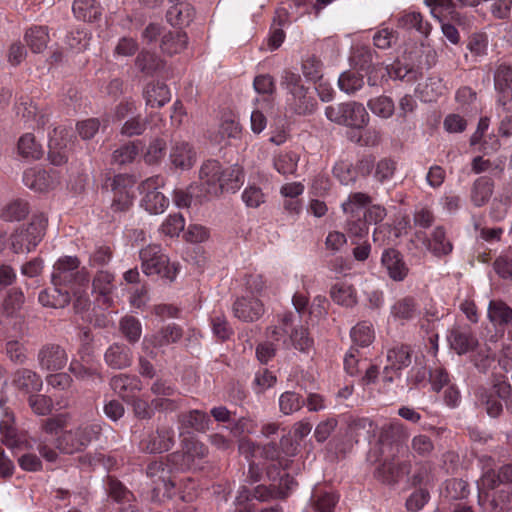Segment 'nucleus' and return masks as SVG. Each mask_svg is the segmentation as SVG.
I'll return each instance as SVG.
<instances>
[{
	"instance_id": "nucleus-10",
	"label": "nucleus",
	"mask_w": 512,
	"mask_h": 512,
	"mask_svg": "<svg viewBox=\"0 0 512 512\" xmlns=\"http://www.w3.org/2000/svg\"><path fill=\"white\" fill-rule=\"evenodd\" d=\"M421 308L418 300L411 295H406L395 300L390 306L389 316L393 322L405 325L418 318Z\"/></svg>"
},
{
	"instance_id": "nucleus-13",
	"label": "nucleus",
	"mask_w": 512,
	"mask_h": 512,
	"mask_svg": "<svg viewBox=\"0 0 512 512\" xmlns=\"http://www.w3.org/2000/svg\"><path fill=\"white\" fill-rule=\"evenodd\" d=\"M134 185L132 176L127 174H118L113 178L112 189L114 191V199L112 208L116 211H124L128 209L133 200L130 189Z\"/></svg>"
},
{
	"instance_id": "nucleus-50",
	"label": "nucleus",
	"mask_w": 512,
	"mask_h": 512,
	"mask_svg": "<svg viewBox=\"0 0 512 512\" xmlns=\"http://www.w3.org/2000/svg\"><path fill=\"white\" fill-rule=\"evenodd\" d=\"M305 404L301 395L294 391H286L279 397V409L284 415H290Z\"/></svg>"
},
{
	"instance_id": "nucleus-39",
	"label": "nucleus",
	"mask_w": 512,
	"mask_h": 512,
	"mask_svg": "<svg viewBox=\"0 0 512 512\" xmlns=\"http://www.w3.org/2000/svg\"><path fill=\"white\" fill-rule=\"evenodd\" d=\"M24 39L34 53L42 52L49 42L48 28L45 26H34L28 29Z\"/></svg>"
},
{
	"instance_id": "nucleus-8",
	"label": "nucleus",
	"mask_w": 512,
	"mask_h": 512,
	"mask_svg": "<svg viewBox=\"0 0 512 512\" xmlns=\"http://www.w3.org/2000/svg\"><path fill=\"white\" fill-rule=\"evenodd\" d=\"M386 360L382 380L385 384H391L400 375V371L411 364L412 349L405 344H396L387 350Z\"/></svg>"
},
{
	"instance_id": "nucleus-25",
	"label": "nucleus",
	"mask_w": 512,
	"mask_h": 512,
	"mask_svg": "<svg viewBox=\"0 0 512 512\" xmlns=\"http://www.w3.org/2000/svg\"><path fill=\"white\" fill-rule=\"evenodd\" d=\"M166 17L172 26L183 28L193 22L195 10L187 2H178L169 8Z\"/></svg>"
},
{
	"instance_id": "nucleus-28",
	"label": "nucleus",
	"mask_w": 512,
	"mask_h": 512,
	"mask_svg": "<svg viewBox=\"0 0 512 512\" xmlns=\"http://www.w3.org/2000/svg\"><path fill=\"white\" fill-rule=\"evenodd\" d=\"M369 121V115L363 104L350 102L344 103L342 125L362 128Z\"/></svg>"
},
{
	"instance_id": "nucleus-17",
	"label": "nucleus",
	"mask_w": 512,
	"mask_h": 512,
	"mask_svg": "<svg viewBox=\"0 0 512 512\" xmlns=\"http://www.w3.org/2000/svg\"><path fill=\"white\" fill-rule=\"evenodd\" d=\"M132 351L123 343H113L104 353L105 363L112 369H125L132 364Z\"/></svg>"
},
{
	"instance_id": "nucleus-58",
	"label": "nucleus",
	"mask_w": 512,
	"mask_h": 512,
	"mask_svg": "<svg viewBox=\"0 0 512 512\" xmlns=\"http://www.w3.org/2000/svg\"><path fill=\"white\" fill-rule=\"evenodd\" d=\"M182 448L193 466L196 460H201L208 454V448L202 442L194 438L184 439Z\"/></svg>"
},
{
	"instance_id": "nucleus-63",
	"label": "nucleus",
	"mask_w": 512,
	"mask_h": 512,
	"mask_svg": "<svg viewBox=\"0 0 512 512\" xmlns=\"http://www.w3.org/2000/svg\"><path fill=\"white\" fill-rule=\"evenodd\" d=\"M138 147L134 142H130L116 149L112 154V162L118 165L130 164L138 155Z\"/></svg>"
},
{
	"instance_id": "nucleus-15",
	"label": "nucleus",
	"mask_w": 512,
	"mask_h": 512,
	"mask_svg": "<svg viewBox=\"0 0 512 512\" xmlns=\"http://www.w3.org/2000/svg\"><path fill=\"white\" fill-rule=\"evenodd\" d=\"M174 445V431L172 428H161L148 434L140 442V448L148 453H163Z\"/></svg>"
},
{
	"instance_id": "nucleus-21",
	"label": "nucleus",
	"mask_w": 512,
	"mask_h": 512,
	"mask_svg": "<svg viewBox=\"0 0 512 512\" xmlns=\"http://www.w3.org/2000/svg\"><path fill=\"white\" fill-rule=\"evenodd\" d=\"M1 418H0V434L1 442L8 448H13L18 443L17 428L15 426L14 415L0 401Z\"/></svg>"
},
{
	"instance_id": "nucleus-59",
	"label": "nucleus",
	"mask_w": 512,
	"mask_h": 512,
	"mask_svg": "<svg viewBox=\"0 0 512 512\" xmlns=\"http://www.w3.org/2000/svg\"><path fill=\"white\" fill-rule=\"evenodd\" d=\"M287 492L275 486L257 485L253 488V499L259 502H268L274 499H284Z\"/></svg>"
},
{
	"instance_id": "nucleus-60",
	"label": "nucleus",
	"mask_w": 512,
	"mask_h": 512,
	"mask_svg": "<svg viewBox=\"0 0 512 512\" xmlns=\"http://www.w3.org/2000/svg\"><path fill=\"white\" fill-rule=\"evenodd\" d=\"M346 230L350 236L363 238L368 235L369 225L361 215H347Z\"/></svg>"
},
{
	"instance_id": "nucleus-34",
	"label": "nucleus",
	"mask_w": 512,
	"mask_h": 512,
	"mask_svg": "<svg viewBox=\"0 0 512 512\" xmlns=\"http://www.w3.org/2000/svg\"><path fill=\"white\" fill-rule=\"evenodd\" d=\"M451 347L459 354H465L473 350L478 340L470 329H455L450 336Z\"/></svg>"
},
{
	"instance_id": "nucleus-30",
	"label": "nucleus",
	"mask_w": 512,
	"mask_h": 512,
	"mask_svg": "<svg viewBox=\"0 0 512 512\" xmlns=\"http://www.w3.org/2000/svg\"><path fill=\"white\" fill-rule=\"evenodd\" d=\"M143 96L146 104L151 107H162L171 98L169 88L161 82L148 83L143 91Z\"/></svg>"
},
{
	"instance_id": "nucleus-2",
	"label": "nucleus",
	"mask_w": 512,
	"mask_h": 512,
	"mask_svg": "<svg viewBox=\"0 0 512 512\" xmlns=\"http://www.w3.org/2000/svg\"><path fill=\"white\" fill-rule=\"evenodd\" d=\"M48 218L44 213H36L28 224L15 229L10 236V246L14 253H29L36 248L45 235Z\"/></svg>"
},
{
	"instance_id": "nucleus-47",
	"label": "nucleus",
	"mask_w": 512,
	"mask_h": 512,
	"mask_svg": "<svg viewBox=\"0 0 512 512\" xmlns=\"http://www.w3.org/2000/svg\"><path fill=\"white\" fill-rule=\"evenodd\" d=\"M372 202L371 197L363 192L351 193L342 203V210L347 215H361V209Z\"/></svg>"
},
{
	"instance_id": "nucleus-51",
	"label": "nucleus",
	"mask_w": 512,
	"mask_h": 512,
	"mask_svg": "<svg viewBox=\"0 0 512 512\" xmlns=\"http://www.w3.org/2000/svg\"><path fill=\"white\" fill-rule=\"evenodd\" d=\"M364 85L363 76L355 71L343 72L338 79L339 88L347 94H353Z\"/></svg>"
},
{
	"instance_id": "nucleus-46",
	"label": "nucleus",
	"mask_w": 512,
	"mask_h": 512,
	"mask_svg": "<svg viewBox=\"0 0 512 512\" xmlns=\"http://www.w3.org/2000/svg\"><path fill=\"white\" fill-rule=\"evenodd\" d=\"M29 213L28 203L24 200H13L8 203L2 210L1 218L5 221H20Z\"/></svg>"
},
{
	"instance_id": "nucleus-24",
	"label": "nucleus",
	"mask_w": 512,
	"mask_h": 512,
	"mask_svg": "<svg viewBox=\"0 0 512 512\" xmlns=\"http://www.w3.org/2000/svg\"><path fill=\"white\" fill-rule=\"evenodd\" d=\"M110 387L123 399L141 390V381L135 375L118 374L111 378Z\"/></svg>"
},
{
	"instance_id": "nucleus-26",
	"label": "nucleus",
	"mask_w": 512,
	"mask_h": 512,
	"mask_svg": "<svg viewBox=\"0 0 512 512\" xmlns=\"http://www.w3.org/2000/svg\"><path fill=\"white\" fill-rule=\"evenodd\" d=\"M425 245L428 251H430L436 257H442L450 254L453 249V245L446 237V231L444 227L437 226L432 231L431 236L425 241Z\"/></svg>"
},
{
	"instance_id": "nucleus-12",
	"label": "nucleus",
	"mask_w": 512,
	"mask_h": 512,
	"mask_svg": "<svg viewBox=\"0 0 512 512\" xmlns=\"http://www.w3.org/2000/svg\"><path fill=\"white\" fill-rule=\"evenodd\" d=\"M39 367L45 371H58L68 362L66 351L57 344L44 345L37 354Z\"/></svg>"
},
{
	"instance_id": "nucleus-19",
	"label": "nucleus",
	"mask_w": 512,
	"mask_h": 512,
	"mask_svg": "<svg viewBox=\"0 0 512 512\" xmlns=\"http://www.w3.org/2000/svg\"><path fill=\"white\" fill-rule=\"evenodd\" d=\"M183 336V329L175 324L170 323L163 326L158 332L150 337H145L144 344H150L153 347H163L173 343H177Z\"/></svg>"
},
{
	"instance_id": "nucleus-55",
	"label": "nucleus",
	"mask_w": 512,
	"mask_h": 512,
	"mask_svg": "<svg viewBox=\"0 0 512 512\" xmlns=\"http://www.w3.org/2000/svg\"><path fill=\"white\" fill-rule=\"evenodd\" d=\"M396 169V161L391 158H383L375 164L373 176L377 182L383 184L393 178Z\"/></svg>"
},
{
	"instance_id": "nucleus-20",
	"label": "nucleus",
	"mask_w": 512,
	"mask_h": 512,
	"mask_svg": "<svg viewBox=\"0 0 512 512\" xmlns=\"http://www.w3.org/2000/svg\"><path fill=\"white\" fill-rule=\"evenodd\" d=\"M51 288L45 289L40 292L38 296L39 302L44 307L50 308H64L70 303V294L63 285H55Z\"/></svg>"
},
{
	"instance_id": "nucleus-5",
	"label": "nucleus",
	"mask_w": 512,
	"mask_h": 512,
	"mask_svg": "<svg viewBox=\"0 0 512 512\" xmlns=\"http://www.w3.org/2000/svg\"><path fill=\"white\" fill-rule=\"evenodd\" d=\"M101 431L98 424H81L64 431L56 439V449L64 454H74L85 450Z\"/></svg>"
},
{
	"instance_id": "nucleus-16",
	"label": "nucleus",
	"mask_w": 512,
	"mask_h": 512,
	"mask_svg": "<svg viewBox=\"0 0 512 512\" xmlns=\"http://www.w3.org/2000/svg\"><path fill=\"white\" fill-rule=\"evenodd\" d=\"M381 264L386 269L388 276L396 282H402L409 273V268L405 263L402 254L393 248L383 251Z\"/></svg>"
},
{
	"instance_id": "nucleus-43",
	"label": "nucleus",
	"mask_w": 512,
	"mask_h": 512,
	"mask_svg": "<svg viewBox=\"0 0 512 512\" xmlns=\"http://www.w3.org/2000/svg\"><path fill=\"white\" fill-rule=\"evenodd\" d=\"M398 27L404 29H416L422 35H428L430 32V24L423 21V17L419 12H404L398 18Z\"/></svg>"
},
{
	"instance_id": "nucleus-29",
	"label": "nucleus",
	"mask_w": 512,
	"mask_h": 512,
	"mask_svg": "<svg viewBox=\"0 0 512 512\" xmlns=\"http://www.w3.org/2000/svg\"><path fill=\"white\" fill-rule=\"evenodd\" d=\"M408 437L409 433L406 427L399 420H393L381 428L380 440L382 442L391 441L397 452L403 448L401 443L406 441Z\"/></svg>"
},
{
	"instance_id": "nucleus-3",
	"label": "nucleus",
	"mask_w": 512,
	"mask_h": 512,
	"mask_svg": "<svg viewBox=\"0 0 512 512\" xmlns=\"http://www.w3.org/2000/svg\"><path fill=\"white\" fill-rule=\"evenodd\" d=\"M141 268L147 276H158L173 282L178 274L179 265L171 263L159 245L150 244L139 252Z\"/></svg>"
},
{
	"instance_id": "nucleus-33",
	"label": "nucleus",
	"mask_w": 512,
	"mask_h": 512,
	"mask_svg": "<svg viewBox=\"0 0 512 512\" xmlns=\"http://www.w3.org/2000/svg\"><path fill=\"white\" fill-rule=\"evenodd\" d=\"M487 314L488 319L495 326H507L512 322V308L502 300H491Z\"/></svg>"
},
{
	"instance_id": "nucleus-49",
	"label": "nucleus",
	"mask_w": 512,
	"mask_h": 512,
	"mask_svg": "<svg viewBox=\"0 0 512 512\" xmlns=\"http://www.w3.org/2000/svg\"><path fill=\"white\" fill-rule=\"evenodd\" d=\"M119 328L123 336L130 342L136 343L142 334L140 321L133 316H125L120 320Z\"/></svg>"
},
{
	"instance_id": "nucleus-4",
	"label": "nucleus",
	"mask_w": 512,
	"mask_h": 512,
	"mask_svg": "<svg viewBox=\"0 0 512 512\" xmlns=\"http://www.w3.org/2000/svg\"><path fill=\"white\" fill-rule=\"evenodd\" d=\"M80 264L81 261L77 256L60 257L53 266L52 284L86 288L90 281L89 273L85 267L80 268Z\"/></svg>"
},
{
	"instance_id": "nucleus-14",
	"label": "nucleus",
	"mask_w": 512,
	"mask_h": 512,
	"mask_svg": "<svg viewBox=\"0 0 512 512\" xmlns=\"http://www.w3.org/2000/svg\"><path fill=\"white\" fill-rule=\"evenodd\" d=\"M146 473L153 480L155 491L163 490L164 494L171 496V491L176 483L170 477L171 469L168 463H165L163 459L153 461L147 466Z\"/></svg>"
},
{
	"instance_id": "nucleus-36",
	"label": "nucleus",
	"mask_w": 512,
	"mask_h": 512,
	"mask_svg": "<svg viewBox=\"0 0 512 512\" xmlns=\"http://www.w3.org/2000/svg\"><path fill=\"white\" fill-rule=\"evenodd\" d=\"M178 422L182 428H191L198 432H205L209 428L210 418L201 410H191L178 415Z\"/></svg>"
},
{
	"instance_id": "nucleus-7",
	"label": "nucleus",
	"mask_w": 512,
	"mask_h": 512,
	"mask_svg": "<svg viewBox=\"0 0 512 512\" xmlns=\"http://www.w3.org/2000/svg\"><path fill=\"white\" fill-rule=\"evenodd\" d=\"M163 185L164 180L161 176L150 177L141 183V206L151 214L163 213L169 205V200L158 190Z\"/></svg>"
},
{
	"instance_id": "nucleus-48",
	"label": "nucleus",
	"mask_w": 512,
	"mask_h": 512,
	"mask_svg": "<svg viewBox=\"0 0 512 512\" xmlns=\"http://www.w3.org/2000/svg\"><path fill=\"white\" fill-rule=\"evenodd\" d=\"M299 156L294 152L280 153L274 158V168L282 175H292L296 172Z\"/></svg>"
},
{
	"instance_id": "nucleus-53",
	"label": "nucleus",
	"mask_w": 512,
	"mask_h": 512,
	"mask_svg": "<svg viewBox=\"0 0 512 512\" xmlns=\"http://www.w3.org/2000/svg\"><path fill=\"white\" fill-rule=\"evenodd\" d=\"M334 176L342 185H352L357 180V170L349 161H339L333 167Z\"/></svg>"
},
{
	"instance_id": "nucleus-18",
	"label": "nucleus",
	"mask_w": 512,
	"mask_h": 512,
	"mask_svg": "<svg viewBox=\"0 0 512 512\" xmlns=\"http://www.w3.org/2000/svg\"><path fill=\"white\" fill-rule=\"evenodd\" d=\"M408 472V464L393 456L385 459L375 470V476L384 483H394Z\"/></svg>"
},
{
	"instance_id": "nucleus-54",
	"label": "nucleus",
	"mask_w": 512,
	"mask_h": 512,
	"mask_svg": "<svg viewBox=\"0 0 512 512\" xmlns=\"http://www.w3.org/2000/svg\"><path fill=\"white\" fill-rule=\"evenodd\" d=\"M108 495L118 503L130 502L133 494L117 479L108 477L106 481Z\"/></svg>"
},
{
	"instance_id": "nucleus-64",
	"label": "nucleus",
	"mask_w": 512,
	"mask_h": 512,
	"mask_svg": "<svg viewBox=\"0 0 512 512\" xmlns=\"http://www.w3.org/2000/svg\"><path fill=\"white\" fill-rule=\"evenodd\" d=\"M339 500L334 492H317L313 495L314 507L318 512H333Z\"/></svg>"
},
{
	"instance_id": "nucleus-62",
	"label": "nucleus",
	"mask_w": 512,
	"mask_h": 512,
	"mask_svg": "<svg viewBox=\"0 0 512 512\" xmlns=\"http://www.w3.org/2000/svg\"><path fill=\"white\" fill-rule=\"evenodd\" d=\"M135 65L141 72L152 74L161 67V60L153 53L142 51L136 57Z\"/></svg>"
},
{
	"instance_id": "nucleus-38",
	"label": "nucleus",
	"mask_w": 512,
	"mask_h": 512,
	"mask_svg": "<svg viewBox=\"0 0 512 512\" xmlns=\"http://www.w3.org/2000/svg\"><path fill=\"white\" fill-rule=\"evenodd\" d=\"M330 297L336 304L344 307H353L357 303L356 290L346 283L334 284L330 290Z\"/></svg>"
},
{
	"instance_id": "nucleus-1",
	"label": "nucleus",
	"mask_w": 512,
	"mask_h": 512,
	"mask_svg": "<svg viewBox=\"0 0 512 512\" xmlns=\"http://www.w3.org/2000/svg\"><path fill=\"white\" fill-rule=\"evenodd\" d=\"M280 85L287 91L286 105L290 111L297 115H309L315 110L316 100L304 86L298 73L284 70Z\"/></svg>"
},
{
	"instance_id": "nucleus-23",
	"label": "nucleus",
	"mask_w": 512,
	"mask_h": 512,
	"mask_svg": "<svg viewBox=\"0 0 512 512\" xmlns=\"http://www.w3.org/2000/svg\"><path fill=\"white\" fill-rule=\"evenodd\" d=\"M170 160L176 168L190 169L196 160V154L189 143L176 141L170 152Z\"/></svg>"
},
{
	"instance_id": "nucleus-6",
	"label": "nucleus",
	"mask_w": 512,
	"mask_h": 512,
	"mask_svg": "<svg viewBox=\"0 0 512 512\" xmlns=\"http://www.w3.org/2000/svg\"><path fill=\"white\" fill-rule=\"evenodd\" d=\"M222 166L216 160L204 162L199 171V182L196 187L199 189L200 201H207L223 192L221 184Z\"/></svg>"
},
{
	"instance_id": "nucleus-42",
	"label": "nucleus",
	"mask_w": 512,
	"mask_h": 512,
	"mask_svg": "<svg viewBox=\"0 0 512 512\" xmlns=\"http://www.w3.org/2000/svg\"><path fill=\"white\" fill-rule=\"evenodd\" d=\"M350 336L355 345L360 347L369 346L375 338L373 324L369 321H361L357 323L351 329Z\"/></svg>"
},
{
	"instance_id": "nucleus-61",
	"label": "nucleus",
	"mask_w": 512,
	"mask_h": 512,
	"mask_svg": "<svg viewBox=\"0 0 512 512\" xmlns=\"http://www.w3.org/2000/svg\"><path fill=\"white\" fill-rule=\"evenodd\" d=\"M47 172L45 170H27L23 175L24 184L36 191H43L49 188L46 183Z\"/></svg>"
},
{
	"instance_id": "nucleus-22",
	"label": "nucleus",
	"mask_w": 512,
	"mask_h": 512,
	"mask_svg": "<svg viewBox=\"0 0 512 512\" xmlns=\"http://www.w3.org/2000/svg\"><path fill=\"white\" fill-rule=\"evenodd\" d=\"M12 384L26 393L38 392L43 386L41 377L35 371L27 368H21L14 372Z\"/></svg>"
},
{
	"instance_id": "nucleus-35",
	"label": "nucleus",
	"mask_w": 512,
	"mask_h": 512,
	"mask_svg": "<svg viewBox=\"0 0 512 512\" xmlns=\"http://www.w3.org/2000/svg\"><path fill=\"white\" fill-rule=\"evenodd\" d=\"M188 44V36L183 31H169L161 39V50L167 55H174L182 52Z\"/></svg>"
},
{
	"instance_id": "nucleus-27",
	"label": "nucleus",
	"mask_w": 512,
	"mask_h": 512,
	"mask_svg": "<svg viewBox=\"0 0 512 512\" xmlns=\"http://www.w3.org/2000/svg\"><path fill=\"white\" fill-rule=\"evenodd\" d=\"M494 191V181L487 176L477 178L471 187L470 199L474 206L487 204Z\"/></svg>"
},
{
	"instance_id": "nucleus-44",
	"label": "nucleus",
	"mask_w": 512,
	"mask_h": 512,
	"mask_svg": "<svg viewBox=\"0 0 512 512\" xmlns=\"http://www.w3.org/2000/svg\"><path fill=\"white\" fill-rule=\"evenodd\" d=\"M244 180V174L240 166L233 165L226 169L222 168L221 184H223V191L235 192Z\"/></svg>"
},
{
	"instance_id": "nucleus-40",
	"label": "nucleus",
	"mask_w": 512,
	"mask_h": 512,
	"mask_svg": "<svg viewBox=\"0 0 512 512\" xmlns=\"http://www.w3.org/2000/svg\"><path fill=\"white\" fill-rule=\"evenodd\" d=\"M76 18L92 22L101 15L100 7L95 0H74L72 6Z\"/></svg>"
},
{
	"instance_id": "nucleus-52",
	"label": "nucleus",
	"mask_w": 512,
	"mask_h": 512,
	"mask_svg": "<svg viewBox=\"0 0 512 512\" xmlns=\"http://www.w3.org/2000/svg\"><path fill=\"white\" fill-rule=\"evenodd\" d=\"M442 493L444 497L450 500L464 499L469 494L468 483L463 479L457 478L446 480Z\"/></svg>"
},
{
	"instance_id": "nucleus-11",
	"label": "nucleus",
	"mask_w": 512,
	"mask_h": 512,
	"mask_svg": "<svg viewBox=\"0 0 512 512\" xmlns=\"http://www.w3.org/2000/svg\"><path fill=\"white\" fill-rule=\"evenodd\" d=\"M264 312V304L255 296L244 295L237 298L233 304L234 316L243 322L257 321Z\"/></svg>"
},
{
	"instance_id": "nucleus-31",
	"label": "nucleus",
	"mask_w": 512,
	"mask_h": 512,
	"mask_svg": "<svg viewBox=\"0 0 512 512\" xmlns=\"http://www.w3.org/2000/svg\"><path fill=\"white\" fill-rule=\"evenodd\" d=\"M377 426L369 418H352L348 423L347 435L358 442L359 437L371 439L376 436Z\"/></svg>"
},
{
	"instance_id": "nucleus-45",
	"label": "nucleus",
	"mask_w": 512,
	"mask_h": 512,
	"mask_svg": "<svg viewBox=\"0 0 512 512\" xmlns=\"http://www.w3.org/2000/svg\"><path fill=\"white\" fill-rule=\"evenodd\" d=\"M367 106L373 114L383 119L390 118L395 110L393 100L384 95L370 99Z\"/></svg>"
},
{
	"instance_id": "nucleus-56",
	"label": "nucleus",
	"mask_w": 512,
	"mask_h": 512,
	"mask_svg": "<svg viewBox=\"0 0 512 512\" xmlns=\"http://www.w3.org/2000/svg\"><path fill=\"white\" fill-rule=\"evenodd\" d=\"M151 405L156 411L172 413L183 406V399L180 396V393L175 394V396L155 397L151 401Z\"/></svg>"
},
{
	"instance_id": "nucleus-32",
	"label": "nucleus",
	"mask_w": 512,
	"mask_h": 512,
	"mask_svg": "<svg viewBox=\"0 0 512 512\" xmlns=\"http://www.w3.org/2000/svg\"><path fill=\"white\" fill-rule=\"evenodd\" d=\"M506 157L500 156L493 160L476 156L472 160L471 168L475 174L489 172L494 177H501L505 170Z\"/></svg>"
},
{
	"instance_id": "nucleus-9",
	"label": "nucleus",
	"mask_w": 512,
	"mask_h": 512,
	"mask_svg": "<svg viewBox=\"0 0 512 512\" xmlns=\"http://www.w3.org/2000/svg\"><path fill=\"white\" fill-rule=\"evenodd\" d=\"M282 329L284 333L289 334L287 346L291 345L303 353H309L313 349L314 341L308 329L295 324V315L292 312L282 314Z\"/></svg>"
},
{
	"instance_id": "nucleus-37",
	"label": "nucleus",
	"mask_w": 512,
	"mask_h": 512,
	"mask_svg": "<svg viewBox=\"0 0 512 512\" xmlns=\"http://www.w3.org/2000/svg\"><path fill=\"white\" fill-rule=\"evenodd\" d=\"M494 85L504 98L512 97V67L501 63L494 72Z\"/></svg>"
},
{
	"instance_id": "nucleus-41",
	"label": "nucleus",
	"mask_w": 512,
	"mask_h": 512,
	"mask_svg": "<svg viewBox=\"0 0 512 512\" xmlns=\"http://www.w3.org/2000/svg\"><path fill=\"white\" fill-rule=\"evenodd\" d=\"M19 155L26 159L37 160L43 155V149L35 136L31 133H26L20 137L17 144Z\"/></svg>"
},
{
	"instance_id": "nucleus-57",
	"label": "nucleus",
	"mask_w": 512,
	"mask_h": 512,
	"mask_svg": "<svg viewBox=\"0 0 512 512\" xmlns=\"http://www.w3.org/2000/svg\"><path fill=\"white\" fill-rule=\"evenodd\" d=\"M114 274L107 270H99L93 278L92 286L100 295H109L114 289Z\"/></svg>"
}]
</instances>
